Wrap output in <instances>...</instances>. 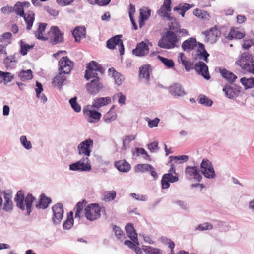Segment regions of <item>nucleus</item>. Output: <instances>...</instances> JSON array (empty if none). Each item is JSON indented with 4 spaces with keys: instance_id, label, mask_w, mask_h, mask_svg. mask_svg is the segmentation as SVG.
Listing matches in <instances>:
<instances>
[{
    "instance_id": "f257e3e1",
    "label": "nucleus",
    "mask_w": 254,
    "mask_h": 254,
    "mask_svg": "<svg viewBox=\"0 0 254 254\" xmlns=\"http://www.w3.org/2000/svg\"><path fill=\"white\" fill-rule=\"evenodd\" d=\"M36 200L35 197L30 193L25 198L24 192L22 190H18L14 198L16 206L22 211L26 209V214L28 216L32 211V204Z\"/></svg>"
},
{
    "instance_id": "f03ea898",
    "label": "nucleus",
    "mask_w": 254,
    "mask_h": 254,
    "mask_svg": "<svg viewBox=\"0 0 254 254\" xmlns=\"http://www.w3.org/2000/svg\"><path fill=\"white\" fill-rule=\"evenodd\" d=\"M181 62L184 66L185 69L187 71L194 68L196 72L198 74L202 76L205 79H210V76L208 71V67L204 62L202 61H199V62L194 64L193 62L186 61L185 60L182 59Z\"/></svg>"
},
{
    "instance_id": "7ed1b4c3",
    "label": "nucleus",
    "mask_w": 254,
    "mask_h": 254,
    "mask_svg": "<svg viewBox=\"0 0 254 254\" xmlns=\"http://www.w3.org/2000/svg\"><path fill=\"white\" fill-rule=\"evenodd\" d=\"M105 73V69L97 62L92 61L86 64L84 77L86 79H101Z\"/></svg>"
},
{
    "instance_id": "20e7f679",
    "label": "nucleus",
    "mask_w": 254,
    "mask_h": 254,
    "mask_svg": "<svg viewBox=\"0 0 254 254\" xmlns=\"http://www.w3.org/2000/svg\"><path fill=\"white\" fill-rule=\"evenodd\" d=\"M74 66V63L68 57H63L59 61V73L53 79H66L65 75L69 74Z\"/></svg>"
},
{
    "instance_id": "39448f33",
    "label": "nucleus",
    "mask_w": 254,
    "mask_h": 254,
    "mask_svg": "<svg viewBox=\"0 0 254 254\" xmlns=\"http://www.w3.org/2000/svg\"><path fill=\"white\" fill-rule=\"evenodd\" d=\"M236 63L240 65L244 71L254 74V59L248 52L242 53L240 60L236 61Z\"/></svg>"
},
{
    "instance_id": "423d86ee",
    "label": "nucleus",
    "mask_w": 254,
    "mask_h": 254,
    "mask_svg": "<svg viewBox=\"0 0 254 254\" xmlns=\"http://www.w3.org/2000/svg\"><path fill=\"white\" fill-rule=\"evenodd\" d=\"M178 41L177 36L169 32H165L158 41V45L162 48L171 49L177 46Z\"/></svg>"
},
{
    "instance_id": "0eeeda50",
    "label": "nucleus",
    "mask_w": 254,
    "mask_h": 254,
    "mask_svg": "<svg viewBox=\"0 0 254 254\" xmlns=\"http://www.w3.org/2000/svg\"><path fill=\"white\" fill-rule=\"evenodd\" d=\"M69 169L70 171L89 172L91 170L92 167L89 158L83 156L79 161L70 164Z\"/></svg>"
},
{
    "instance_id": "6e6552de",
    "label": "nucleus",
    "mask_w": 254,
    "mask_h": 254,
    "mask_svg": "<svg viewBox=\"0 0 254 254\" xmlns=\"http://www.w3.org/2000/svg\"><path fill=\"white\" fill-rule=\"evenodd\" d=\"M101 208L97 203H92L85 207L84 216L86 218L93 221L99 218L101 216Z\"/></svg>"
},
{
    "instance_id": "1a4fd4ad",
    "label": "nucleus",
    "mask_w": 254,
    "mask_h": 254,
    "mask_svg": "<svg viewBox=\"0 0 254 254\" xmlns=\"http://www.w3.org/2000/svg\"><path fill=\"white\" fill-rule=\"evenodd\" d=\"M229 83L226 84L223 89L226 96L229 99H234L240 93L241 87L234 83L236 80H228Z\"/></svg>"
},
{
    "instance_id": "9d476101",
    "label": "nucleus",
    "mask_w": 254,
    "mask_h": 254,
    "mask_svg": "<svg viewBox=\"0 0 254 254\" xmlns=\"http://www.w3.org/2000/svg\"><path fill=\"white\" fill-rule=\"evenodd\" d=\"M201 172L205 177L208 179H213L216 174L212 162L206 158L202 160L200 164Z\"/></svg>"
},
{
    "instance_id": "9b49d317",
    "label": "nucleus",
    "mask_w": 254,
    "mask_h": 254,
    "mask_svg": "<svg viewBox=\"0 0 254 254\" xmlns=\"http://www.w3.org/2000/svg\"><path fill=\"white\" fill-rule=\"evenodd\" d=\"M122 37V35H117L108 40L106 42V46L109 49L113 50L116 46H118L121 55H124L125 49Z\"/></svg>"
},
{
    "instance_id": "f8f14e48",
    "label": "nucleus",
    "mask_w": 254,
    "mask_h": 254,
    "mask_svg": "<svg viewBox=\"0 0 254 254\" xmlns=\"http://www.w3.org/2000/svg\"><path fill=\"white\" fill-rule=\"evenodd\" d=\"M52 210L53 212L52 219L53 224L56 225L60 224L64 217L63 205L61 203H58L52 206Z\"/></svg>"
},
{
    "instance_id": "ddd939ff",
    "label": "nucleus",
    "mask_w": 254,
    "mask_h": 254,
    "mask_svg": "<svg viewBox=\"0 0 254 254\" xmlns=\"http://www.w3.org/2000/svg\"><path fill=\"white\" fill-rule=\"evenodd\" d=\"M93 141L90 138L87 139L81 142L77 146L79 155H84V157H89L90 156L92 151L91 149L93 147Z\"/></svg>"
},
{
    "instance_id": "4468645a",
    "label": "nucleus",
    "mask_w": 254,
    "mask_h": 254,
    "mask_svg": "<svg viewBox=\"0 0 254 254\" xmlns=\"http://www.w3.org/2000/svg\"><path fill=\"white\" fill-rule=\"evenodd\" d=\"M185 174L188 179H194L198 182H200L202 179L197 166H187L185 169Z\"/></svg>"
},
{
    "instance_id": "2eb2a0df",
    "label": "nucleus",
    "mask_w": 254,
    "mask_h": 254,
    "mask_svg": "<svg viewBox=\"0 0 254 254\" xmlns=\"http://www.w3.org/2000/svg\"><path fill=\"white\" fill-rule=\"evenodd\" d=\"M167 90L170 95L175 97H182L186 94L181 85L177 83L168 87Z\"/></svg>"
},
{
    "instance_id": "dca6fc26",
    "label": "nucleus",
    "mask_w": 254,
    "mask_h": 254,
    "mask_svg": "<svg viewBox=\"0 0 254 254\" xmlns=\"http://www.w3.org/2000/svg\"><path fill=\"white\" fill-rule=\"evenodd\" d=\"M198 48L195 54V60H203L206 63L208 62V57L209 54L205 49L204 45L200 42H198Z\"/></svg>"
},
{
    "instance_id": "f3484780",
    "label": "nucleus",
    "mask_w": 254,
    "mask_h": 254,
    "mask_svg": "<svg viewBox=\"0 0 254 254\" xmlns=\"http://www.w3.org/2000/svg\"><path fill=\"white\" fill-rule=\"evenodd\" d=\"M103 88V84L100 80H91L86 84L88 92L91 95H95Z\"/></svg>"
},
{
    "instance_id": "a211bd4d",
    "label": "nucleus",
    "mask_w": 254,
    "mask_h": 254,
    "mask_svg": "<svg viewBox=\"0 0 254 254\" xmlns=\"http://www.w3.org/2000/svg\"><path fill=\"white\" fill-rule=\"evenodd\" d=\"M149 51L148 45L142 41L137 44L136 48L132 50V52L135 56L141 57L147 54Z\"/></svg>"
},
{
    "instance_id": "6ab92c4d",
    "label": "nucleus",
    "mask_w": 254,
    "mask_h": 254,
    "mask_svg": "<svg viewBox=\"0 0 254 254\" xmlns=\"http://www.w3.org/2000/svg\"><path fill=\"white\" fill-rule=\"evenodd\" d=\"M51 31L53 35V38L51 42L53 45L62 43L64 41L63 34L57 26H52L51 28Z\"/></svg>"
},
{
    "instance_id": "aec40b11",
    "label": "nucleus",
    "mask_w": 254,
    "mask_h": 254,
    "mask_svg": "<svg viewBox=\"0 0 254 254\" xmlns=\"http://www.w3.org/2000/svg\"><path fill=\"white\" fill-rule=\"evenodd\" d=\"M52 200L44 193L40 195L38 201L36 202L35 207L38 209H45L47 208L51 203Z\"/></svg>"
},
{
    "instance_id": "412c9836",
    "label": "nucleus",
    "mask_w": 254,
    "mask_h": 254,
    "mask_svg": "<svg viewBox=\"0 0 254 254\" xmlns=\"http://www.w3.org/2000/svg\"><path fill=\"white\" fill-rule=\"evenodd\" d=\"M198 45L196 39L193 37H190L183 42L182 48L184 51L189 52L194 49Z\"/></svg>"
},
{
    "instance_id": "4be33fe9",
    "label": "nucleus",
    "mask_w": 254,
    "mask_h": 254,
    "mask_svg": "<svg viewBox=\"0 0 254 254\" xmlns=\"http://www.w3.org/2000/svg\"><path fill=\"white\" fill-rule=\"evenodd\" d=\"M215 71L220 74L221 76L225 79H237V76L233 72L228 70L223 67H217Z\"/></svg>"
},
{
    "instance_id": "5701e85b",
    "label": "nucleus",
    "mask_w": 254,
    "mask_h": 254,
    "mask_svg": "<svg viewBox=\"0 0 254 254\" xmlns=\"http://www.w3.org/2000/svg\"><path fill=\"white\" fill-rule=\"evenodd\" d=\"M218 33L219 32L217 30L214 28L210 29L209 30L203 32L205 37V41L212 43L216 41Z\"/></svg>"
},
{
    "instance_id": "b1692460",
    "label": "nucleus",
    "mask_w": 254,
    "mask_h": 254,
    "mask_svg": "<svg viewBox=\"0 0 254 254\" xmlns=\"http://www.w3.org/2000/svg\"><path fill=\"white\" fill-rule=\"evenodd\" d=\"M111 102V100L109 97L97 98L93 102L92 107L98 109Z\"/></svg>"
},
{
    "instance_id": "393cba45",
    "label": "nucleus",
    "mask_w": 254,
    "mask_h": 254,
    "mask_svg": "<svg viewBox=\"0 0 254 254\" xmlns=\"http://www.w3.org/2000/svg\"><path fill=\"white\" fill-rule=\"evenodd\" d=\"M72 35L76 42H79L81 39L85 37L86 29L84 26L76 27L72 32Z\"/></svg>"
},
{
    "instance_id": "a878e982",
    "label": "nucleus",
    "mask_w": 254,
    "mask_h": 254,
    "mask_svg": "<svg viewBox=\"0 0 254 254\" xmlns=\"http://www.w3.org/2000/svg\"><path fill=\"white\" fill-rule=\"evenodd\" d=\"M115 166L119 171L122 172H128L131 168L130 164L125 160L115 162Z\"/></svg>"
},
{
    "instance_id": "bb28decb",
    "label": "nucleus",
    "mask_w": 254,
    "mask_h": 254,
    "mask_svg": "<svg viewBox=\"0 0 254 254\" xmlns=\"http://www.w3.org/2000/svg\"><path fill=\"white\" fill-rule=\"evenodd\" d=\"M4 202L3 210L5 212H10L13 209V204L11 200V197L8 194H5L4 196Z\"/></svg>"
},
{
    "instance_id": "cd10ccee",
    "label": "nucleus",
    "mask_w": 254,
    "mask_h": 254,
    "mask_svg": "<svg viewBox=\"0 0 254 254\" xmlns=\"http://www.w3.org/2000/svg\"><path fill=\"white\" fill-rule=\"evenodd\" d=\"M151 72V66L149 64L143 65L139 68L140 77L145 79H149Z\"/></svg>"
},
{
    "instance_id": "c85d7f7f",
    "label": "nucleus",
    "mask_w": 254,
    "mask_h": 254,
    "mask_svg": "<svg viewBox=\"0 0 254 254\" xmlns=\"http://www.w3.org/2000/svg\"><path fill=\"white\" fill-rule=\"evenodd\" d=\"M26 23L27 29L30 30L33 26L34 21L35 17L34 14L33 12L29 13H25L24 15L22 16Z\"/></svg>"
},
{
    "instance_id": "c756f323",
    "label": "nucleus",
    "mask_w": 254,
    "mask_h": 254,
    "mask_svg": "<svg viewBox=\"0 0 254 254\" xmlns=\"http://www.w3.org/2000/svg\"><path fill=\"white\" fill-rule=\"evenodd\" d=\"M17 62L15 55L7 57L4 59L3 63L7 69H12L15 67Z\"/></svg>"
},
{
    "instance_id": "7c9ffc66",
    "label": "nucleus",
    "mask_w": 254,
    "mask_h": 254,
    "mask_svg": "<svg viewBox=\"0 0 254 254\" xmlns=\"http://www.w3.org/2000/svg\"><path fill=\"white\" fill-rule=\"evenodd\" d=\"M47 24L45 23H40L37 30L35 32V36L38 39L45 41L47 38L43 36L42 33L45 31Z\"/></svg>"
},
{
    "instance_id": "2f4dec72",
    "label": "nucleus",
    "mask_w": 254,
    "mask_h": 254,
    "mask_svg": "<svg viewBox=\"0 0 254 254\" xmlns=\"http://www.w3.org/2000/svg\"><path fill=\"white\" fill-rule=\"evenodd\" d=\"M197 102L201 105L206 107H210L212 105L213 101L204 94H200L197 99Z\"/></svg>"
},
{
    "instance_id": "473e14b6",
    "label": "nucleus",
    "mask_w": 254,
    "mask_h": 254,
    "mask_svg": "<svg viewBox=\"0 0 254 254\" xmlns=\"http://www.w3.org/2000/svg\"><path fill=\"white\" fill-rule=\"evenodd\" d=\"M193 13L196 17L203 20H208L210 17L208 12L198 8L195 9L193 11Z\"/></svg>"
},
{
    "instance_id": "72a5a7b5",
    "label": "nucleus",
    "mask_w": 254,
    "mask_h": 254,
    "mask_svg": "<svg viewBox=\"0 0 254 254\" xmlns=\"http://www.w3.org/2000/svg\"><path fill=\"white\" fill-rule=\"evenodd\" d=\"M180 30V24L179 22L174 20L169 25V28L166 32H169L176 36H179V31Z\"/></svg>"
},
{
    "instance_id": "f704fd0d",
    "label": "nucleus",
    "mask_w": 254,
    "mask_h": 254,
    "mask_svg": "<svg viewBox=\"0 0 254 254\" xmlns=\"http://www.w3.org/2000/svg\"><path fill=\"white\" fill-rule=\"evenodd\" d=\"M244 33L239 31L237 29H232L229 32L228 38L229 40H232L233 39H240L244 38Z\"/></svg>"
},
{
    "instance_id": "c9c22d12",
    "label": "nucleus",
    "mask_w": 254,
    "mask_h": 254,
    "mask_svg": "<svg viewBox=\"0 0 254 254\" xmlns=\"http://www.w3.org/2000/svg\"><path fill=\"white\" fill-rule=\"evenodd\" d=\"M83 113L85 115L88 116L89 118L97 121L99 120L101 117V114L95 110H86L84 109Z\"/></svg>"
},
{
    "instance_id": "e433bc0d",
    "label": "nucleus",
    "mask_w": 254,
    "mask_h": 254,
    "mask_svg": "<svg viewBox=\"0 0 254 254\" xmlns=\"http://www.w3.org/2000/svg\"><path fill=\"white\" fill-rule=\"evenodd\" d=\"M19 45L20 47L19 52L23 56L26 55L28 51L33 49L34 46V45H29L25 43L22 40L19 41Z\"/></svg>"
},
{
    "instance_id": "4c0bfd02",
    "label": "nucleus",
    "mask_w": 254,
    "mask_h": 254,
    "mask_svg": "<svg viewBox=\"0 0 254 254\" xmlns=\"http://www.w3.org/2000/svg\"><path fill=\"white\" fill-rule=\"evenodd\" d=\"M171 10V4L164 1L160 9L157 11V13L159 16L163 17L165 13L170 12Z\"/></svg>"
},
{
    "instance_id": "58836bf2",
    "label": "nucleus",
    "mask_w": 254,
    "mask_h": 254,
    "mask_svg": "<svg viewBox=\"0 0 254 254\" xmlns=\"http://www.w3.org/2000/svg\"><path fill=\"white\" fill-rule=\"evenodd\" d=\"M153 169V166L149 164H138L135 167V172H149L150 169Z\"/></svg>"
},
{
    "instance_id": "ea45409f",
    "label": "nucleus",
    "mask_w": 254,
    "mask_h": 254,
    "mask_svg": "<svg viewBox=\"0 0 254 254\" xmlns=\"http://www.w3.org/2000/svg\"><path fill=\"white\" fill-rule=\"evenodd\" d=\"M169 163L172 162L174 161V163L178 162V163H183V162H187L189 159V157L187 155H179L177 156H170Z\"/></svg>"
},
{
    "instance_id": "a19ab883",
    "label": "nucleus",
    "mask_w": 254,
    "mask_h": 254,
    "mask_svg": "<svg viewBox=\"0 0 254 254\" xmlns=\"http://www.w3.org/2000/svg\"><path fill=\"white\" fill-rule=\"evenodd\" d=\"M157 58L168 68L174 67V63L172 59L163 57L160 55H158Z\"/></svg>"
},
{
    "instance_id": "79ce46f5",
    "label": "nucleus",
    "mask_w": 254,
    "mask_h": 254,
    "mask_svg": "<svg viewBox=\"0 0 254 254\" xmlns=\"http://www.w3.org/2000/svg\"><path fill=\"white\" fill-rule=\"evenodd\" d=\"M111 109L103 117V120L106 123H110L111 122L115 121L117 118V115L114 114L111 111Z\"/></svg>"
},
{
    "instance_id": "37998d69",
    "label": "nucleus",
    "mask_w": 254,
    "mask_h": 254,
    "mask_svg": "<svg viewBox=\"0 0 254 254\" xmlns=\"http://www.w3.org/2000/svg\"><path fill=\"white\" fill-rule=\"evenodd\" d=\"M151 9L147 7H143L140 9V18L147 20L151 14Z\"/></svg>"
},
{
    "instance_id": "c03bdc74",
    "label": "nucleus",
    "mask_w": 254,
    "mask_h": 254,
    "mask_svg": "<svg viewBox=\"0 0 254 254\" xmlns=\"http://www.w3.org/2000/svg\"><path fill=\"white\" fill-rule=\"evenodd\" d=\"M19 77L23 79H32V71L31 69L21 70L19 73Z\"/></svg>"
},
{
    "instance_id": "a18cd8bd",
    "label": "nucleus",
    "mask_w": 254,
    "mask_h": 254,
    "mask_svg": "<svg viewBox=\"0 0 254 254\" xmlns=\"http://www.w3.org/2000/svg\"><path fill=\"white\" fill-rule=\"evenodd\" d=\"M69 103L72 107V108L74 110V111L76 112H79L81 111V106L77 102V97H74L71 98L69 100Z\"/></svg>"
},
{
    "instance_id": "49530a36",
    "label": "nucleus",
    "mask_w": 254,
    "mask_h": 254,
    "mask_svg": "<svg viewBox=\"0 0 254 254\" xmlns=\"http://www.w3.org/2000/svg\"><path fill=\"white\" fill-rule=\"evenodd\" d=\"M126 233L128 237L132 239V237L134 235V233H137L133 227V225L131 223H128L125 227Z\"/></svg>"
},
{
    "instance_id": "de8ad7c7",
    "label": "nucleus",
    "mask_w": 254,
    "mask_h": 254,
    "mask_svg": "<svg viewBox=\"0 0 254 254\" xmlns=\"http://www.w3.org/2000/svg\"><path fill=\"white\" fill-rule=\"evenodd\" d=\"M20 141L22 145L27 150L31 149L32 147L31 143L30 141L27 140V137L22 135L20 137Z\"/></svg>"
},
{
    "instance_id": "09e8293b",
    "label": "nucleus",
    "mask_w": 254,
    "mask_h": 254,
    "mask_svg": "<svg viewBox=\"0 0 254 254\" xmlns=\"http://www.w3.org/2000/svg\"><path fill=\"white\" fill-rule=\"evenodd\" d=\"M108 75L113 78L114 79H121V78L122 76V75L117 72L114 68L111 67L108 69Z\"/></svg>"
},
{
    "instance_id": "8fccbe9b",
    "label": "nucleus",
    "mask_w": 254,
    "mask_h": 254,
    "mask_svg": "<svg viewBox=\"0 0 254 254\" xmlns=\"http://www.w3.org/2000/svg\"><path fill=\"white\" fill-rule=\"evenodd\" d=\"M14 11L16 13V14L19 15L20 16H22L24 15V8L23 6L21 4L20 2H17L14 7H13Z\"/></svg>"
},
{
    "instance_id": "3c124183",
    "label": "nucleus",
    "mask_w": 254,
    "mask_h": 254,
    "mask_svg": "<svg viewBox=\"0 0 254 254\" xmlns=\"http://www.w3.org/2000/svg\"><path fill=\"white\" fill-rule=\"evenodd\" d=\"M87 204L86 201L84 199L80 202H78L75 207H74V210L76 211V216H78L79 212L80 211H83L84 207Z\"/></svg>"
},
{
    "instance_id": "603ef678",
    "label": "nucleus",
    "mask_w": 254,
    "mask_h": 254,
    "mask_svg": "<svg viewBox=\"0 0 254 254\" xmlns=\"http://www.w3.org/2000/svg\"><path fill=\"white\" fill-rule=\"evenodd\" d=\"M116 192L115 191H107L104 195V200L106 201H110L115 199Z\"/></svg>"
},
{
    "instance_id": "864d4df0",
    "label": "nucleus",
    "mask_w": 254,
    "mask_h": 254,
    "mask_svg": "<svg viewBox=\"0 0 254 254\" xmlns=\"http://www.w3.org/2000/svg\"><path fill=\"white\" fill-rule=\"evenodd\" d=\"M213 225L209 223H204L198 225L196 228L195 230L204 231L211 230L213 229Z\"/></svg>"
},
{
    "instance_id": "5fc2aeb1",
    "label": "nucleus",
    "mask_w": 254,
    "mask_h": 254,
    "mask_svg": "<svg viewBox=\"0 0 254 254\" xmlns=\"http://www.w3.org/2000/svg\"><path fill=\"white\" fill-rule=\"evenodd\" d=\"M146 120L148 122V125L150 128H153L157 127L160 119L156 117L153 120H150L149 118H146Z\"/></svg>"
},
{
    "instance_id": "6e6d98bb",
    "label": "nucleus",
    "mask_w": 254,
    "mask_h": 254,
    "mask_svg": "<svg viewBox=\"0 0 254 254\" xmlns=\"http://www.w3.org/2000/svg\"><path fill=\"white\" fill-rule=\"evenodd\" d=\"M169 175L164 174L161 180V185L163 189H168L170 187V182L168 179V176Z\"/></svg>"
},
{
    "instance_id": "4d7b16f0",
    "label": "nucleus",
    "mask_w": 254,
    "mask_h": 254,
    "mask_svg": "<svg viewBox=\"0 0 254 254\" xmlns=\"http://www.w3.org/2000/svg\"><path fill=\"white\" fill-rule=\"evenodd\" d=\"M113 230L115 233V235L118 239L121 238L122 236L124 234L123 231L121 229L120 227L115 225H112Z\"/></svg>"
},
{
    "instance_id": "13d9d810",
    "label": "nucleus",
    "mask_w": 254,
    "mask_h": 254,
    "mask_svg": "<svg viewBox=\"0 0 254 254\" xmlns=\"http://www.w3.org/2000/svg\"><path fill=\"white\" fill-rule=\"evenodd\" d=\"M74 223V219H69L66 218V220L64 221L63 224V227L64 229L69 230L73 226Z\"/></svg>"
},
{
    "instance_id": "bf43d9fd",
    "label": "nucleus",
    "mask_w": 254,
    "mask_h": 254,
    "mask_svg": "<svg viewBox=\"0 0 254 254\" xmlns=\"http://www.w3.org/2000/svg\"><path fill=\"white\" fill-rule=\"evenodd\" d=\"M246 90L254 87V80H240Z\"/></svg>"
},
{
    "instance_id": "052dcab7",
    "label": "nucleus",
    "mask_w": 254,
    "mask_h": 254,
    "mask_svg": "<svg viewBox=\"0 0 254 254\" xmlns=\"http://www.w3.org/2000/svg\"><path fill=\"white\" fill-rule=\"evenodd\" d=\"M35 90L36 92V97L38 98H40V94L43 91V88L42 84L39 82L37 80L36 82V87L35 88Z\"/></svg>"
},
{
    "instance_id": "680f3d73",
    "label": "nucleus",
    "mask_w": 254,
    "mask_h": 254,
    "mask_svg": "<svg viewBox=\"0 0 254 254\" xmlns=\"http://www.w3.org/2000/svg\"><path fill=\"white\" fill-rule=\"evenodd\" d=\"M14 76L13 74H11L9 72L0 71V78L1 79H13Z\"/></svg>"
},
{
    "instance_id": "e2e57ef3",
    "label": "nucleus",
    "mask_w": 254,
    "mask_h": 254,
    "mask_svg": "<svg viewBox=\"0 0 254 254\" xmlns=\"http://www.w3.org/2000/svg\"><path fill=\"white\" fill-rule=\"evenodd\" d=\"M130 195L137 200L145 201L147 200V197L146 195L137 194L134 193H131Z\"/></svg>"
},
{
    "instance_id": "0e129e2a",
    "label": "nucleus",
    "mask_w": 254,
    "mask_h": 254,
    "mask_svg": "<svg viewBox=\"0 0 254 254\" xmlns=\"http://www.w3.org/2000/svg\"><path fill=\"white\" fill-rule=\"evenodd\" d=\"M177 205H178L181 208L184 210H188L189 209V205L184 201L182 200H176L174 202Z\"/></svg>"
},
{
    "instance_id": "69168bd1",
    "label": "nucleus",
    "mask_w": 254,
    "mask_h": 254,
    "mask_svg": "<svg viewBox=\"0 0 254 254\" xmlns=\"http://www.w3.org/2000/svg\"><path fill=\"white\" fill-rule=\"evenodd\" d=\"M148 149L151 152H154L158 149V143L157 142H152L148 145Z\"/></svg>"
},
{
    "instance_id": "338daca9",
    "label": "nucleus",
    "mask_w": 254,
    "mask_h": 254,
    "mask_svg": "<svg viewBox=\"0 0 254 254\" xmlns=\"http://www.w3.org/2000/svg\"><path fill=\"white\" fill-rule=\"evenodd\" d=\"M166 175H169V176H168V179L169 180V181L170 183H174L178 181L179 178L177 176V175H176L175 176H173L172 173H168L166 174Z\"/></svg>"
},
{
    "instance_id": "774afa93",
    "label": "nucleus",
    "mask_w": 254,
    "mask_h": 254,
    "mask_svg": "<svg viewBox=\"0 0 254 254\" xmlns=\"http://www.w3.org/2000/svg\"><path fill=\"white\" fill-rule=\"evenodd\" d=\"M253 44H254V42H253V40L251 39L245 40L243 44L242 45V47L244 49H248Z\"/></svg>"
}]
</instances>
